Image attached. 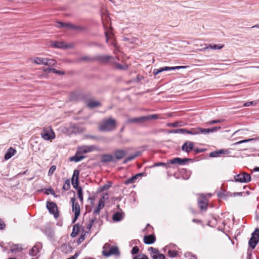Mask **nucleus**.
<instances>
[{
  "label": "nucleus",
  "instance_id": "79ce46f5",
  "mask_svg": "<svg viewBox=\"0 0 259 259\" xmlns=\"http://www.w3.org/2000/svg\"><path fill=\"white\" fill-rule=\"evenodd\" d=\"M168 255L171 257H175L177 256L178 252L175 250H169L168 252Z\"/></svg>",
  "mask_w": 259,
  "mask_h": 259
},
{
  "label": "nucleus",
  "instance_id": "473e14b6",
  "mask_svg": "<svg viewBox=\"0 0 259 259\" xmlns=\"http://www.w3.org/2000/svg\"><path fill=\"white\" fill-rule=\"evenodd\" d=\"M137 179V176H133V177L130 178V179H128V180L125 181L124 184L125 185H127V184H129L134 183H135V181Z\"/></svg>",
  "mask_w": 259,
  "mask_h": 259
},
{
  "label": "nucleus",
  "instance_id": "f257e3e1",
  "mask_svg": "<svg viewBox=\"0 0 259 259\" xmlns=\"http://www.w3.org/2000/svg\"><path fill=\"white\" fill-rule=\"evenodd\" d=\"M116 122L115 119L110 117L104 119L99 124V130L102 132H110L115 129Z\"/></svg>",
  "mask_w": 259,
  "mask_h": 259
},
{
  "label": "nucleus",
  "instance_id": "4468645a",
  "mask_svg": "<svg viewBox=\"0 0 259 259\" xmlns=\"http://www.w3.org/2000/svg\"><path fill=\"white\" fill-rule=\"evenodd\" d=\"M111 63L117 69L120 70H126L128 69V66L127 64H121L117 63L115 60V58L111 61Z\"/></svg>",
  "mask_w": 259,
  "mask_h": 259
},
{
  "label": "nucleus",
  "instance_id": "a878e982",
  "mask_svg": "<svg viewBox=\"0 0 259 259\" xmlns=\"http://www.w3.org/2000/svg\"><path fill=\"white\" fill-rule=\"evenodd\" d=\"M140 152H139V151L137 152L134 155L126 157L124 160L123 163H127V162H128L130 161H131V160L134 159L136 157H137L139 155H140Z\"/></svg>",
  "mask_w": 259,
  "mask_h": 259
},
{
  "label": "nucleus",
  "instance_id": "e433bc0d",
  "mask_svg": "<svg viewBox=\"0 0 259 259\" xmlns=\"http://www.w3.org/2000/svg\"><path fill=\"white\" fill-rule=\"evenodd\" d=\"M72 184L73 187L75 189H78V179L77 178L72 179Z\"/></svg>",
  "mask_w": 259,
  "mask_h": 259
},
{
  "label": "nucleus",
  "instance_id": "0eeeda50",
  "mask_svg": "<svg viewBox=\"0 0 259 259\" xmlns=\"http://www.w3.org/2000/svg\"><path fill=\"white\" fill-rule=\"evenodd\" d=\"M259 241V229H255L252 233L251 237L249 240V245L252 249L254 248Z\"/></svg>",
  "mask_w": 259,
  "mask_h": 259
},
{
  "label": "nucleus",
  "instance_id": "7c9ffc66",
  "mask_svg": "<svg viewBox=\"0 0 259 259\" xmlns=\"http://www.w3.org/2000/svg\"><path fill=\"white\" fill-rule=\"evenodd\" d=\"M200 127L192 128L190 130L191 135H195L200 134Z\"/></svg>",
  "mask_w": 259,
  "mask_h": 259
},
{
  "label": "nucleus",
  "instance_id": "f03ea898",
  "mask_svg": "<svg viewBox=\"0 0 259 259\" xmlns=\"http://www.w3.org/2000/svg\"><path fill=\"white\" fill-rule=\"evenodd\" d=\"M102 254L104 256L109 257L112 255H119L117 246H111L109 243H106L103 247Z\"/></svg>",
  "mask_w": 259,
  "mask_h": 259
},
{
  "label": "nucleus",
  "instance_id": "aec40b11",
  "mask_svg": "<svg viewBox=\"0 0 259 259\" xmlns=\"http://www.w3.org/2000/svg\"><path fill=\"white\" fill-rule=\"evenodd\" d=\"M16 150L12 147L9 148L6 152L5 155V159L8 160L13 156L16 153Z\"/></svg>",
  "mask_w": 259,
  "mask_h": 259
},
{
  "label": "nucleus",
  "instance_id": "f704fd0d",
  "mask_svg": "<svg viewBox=\"0 0 259 259\" xmlns=\"http://www.w3.org/2000/svg\"><path fill=\"white\" fill-rule=\"evenodd\" d=\"M223 45L219 46L218 45H210L208 47H206L205 49H214V50H217V49H221L223 48Z\"/></svg>",
  "mask_w": 259,
  "mask_h": 259
},
{
  "label": "nucleus",
  "instance_id": "0e129e2a",
  "mask_svg": "<svg viewBox=\"0 0 259 259\" xmlns=\"http://www.w3.org/2000/svg\"><path fill=\"white\" fill-rule=\"evenodd\" d=\"M84 239V236L82 235L78 240V243H81Z\"/></svg>",
  "mask_w": 259,
  "mask_h": 259
},
{
  "label": "nucleus",
  "instance_id": "4be33fe9",
  "mask_svg": "<svg viewBox=\"0 0 259 259\" xmlns=\"http://www.w3.org/2000/svg\"><path fill=\"white\" fill-rule=\"evenodd\" d=\"M31 61L36 64L46 65V63H47V58L35 57L34 59H31Z\"/></svg>",
  "mask_w": 259,
  "mask_h": 259
},
{
  "label": "nucleus",
  "instance_id": "ea45409f",
  "mask_svg": "<svg viewBox=\"0 0 259 259\" xmlns=\"http://www.w3.org/2000/svg\"><path fill=\"white\" fill-rule=\"evenodd\" d=\"M80 60L85 61H95L94 57L91 58L89 56H84L80 58Z\"/></svg>",
  "mask_w": 259,
  "mask_h": 259
},
{
  "label": "nucleus",
  "instance_id": "f8f14e48",
  "mask_svg": "<svg viewBox=\"0 0 259 259\" xmlns=\"http://www.w3.org/2000/svg\"><path fill=\"white\" fill-rule=\"evenodd\" d=\"M47 207L48 209L49 212L54 214L55 218H57L58 216V212L57 209V206L56 203L53 202H47Z\"/></svg>",
  "mask_w": 259,
  "mask_h": 259
},
{
  "label": "nucleus",
  "instance_id": "2f4dec72",
  "mask_svg": "<svg viewBox=\"0 0 259 259\" xmlns=\"http://www.w3.org/2000/svg\"><path fill=\"white\" fill-rule=\"evenodd\" d=\"M58 24H59L60 27H64L70 29H72L73 26V24L70 23L58 22Z\"/></svg>",
  "mask_w": 259,
  "mask_h": 259
},
{
  "label": "nucleus",
  "instance_id": "9b49d317",
  "mask_svg": "<svg viewBox=\"0 0 259 259\" xmlns=\"http://www.w3.org/2000/svg\"><path fill=\"white\" fill-rule=\"evenodd\" d=\"M198 206L201 210H206L208 205V200L206 196L200 195L198 199Z\"/></svg>",
  "mask_w": 259,
  "mask_h": 259
},
{
  "label": "nucleus",
  "instance_id": "774afa93",
  "mask_svg": "<svg viewBox=\"0 0 259 259\" xmlns=\"http://www.w3.org/2000/svg\"><path fill=\"white\" fill-rule=\"evenodd\" d=\"M92 225H93V224H92V223H91L90 222V223H89L88 224V225H87V229H89V230H90V229L92 228Z\"/></svg>",
  "mask_w": 259,
  "mask_h": 259
},
{
  "label": "nucleus",
  "instance_id": "72a5a7b5",
  "mask_svg": "<svg viewBox=\"0 0 259 259\" xmlns=\"http://www.w3.org/2000/svg\"><path fill=\"white\" fill-rule=\"evenodd\" d=\"M77 194L78 196V198L80 201L82 202L83 201V192L81 187H79L77 189Z\"/></svg>",
  "mask_w": 259,
  "mask_h": 259
},
{
  "label": "nucleus",
  "instance_id": "49530a36",
  "mask_svg": "<svg viewBox=\"0 0 259 259\" xmlns=\"http://www.w3.org/2000/svg\"><path fill=\"white\" fill-rule=\"evenodd\" d=\"M223 121V120H221V119L213 120H211V121H209L207 122V124L208 125H212V124H213L214 123L222 122Z\"/></svg>",
  "mask_w": 259,
  "mask_h": 259
},
{
  "label": "nucleus",
  "instance_id": "39448f33",
  "mask_svg": "<svg viewBox=\"0 0 259 259\" xmlns=\"http://www.w3.org/2000/svg\"><path fill=\"white\" fill-rule=\"evenodd\" d=\"M234 178L235 182L242 183H247L251 180L250 176L245 172L235 175Z\"/></svg>",
  "mask_w": 259,
  "mask_h": 259
},
{
  "label": "nucleus",
  "instance_id": "a211bd4d",
  "mask_svg": "<svg viewBox=\"0 0 259 259\" xmlns=\"http://www.w3.org/2000/svg\"><path fill=\"white\" fill-rule=\"evenodd\" d=\"M187 160V159H182L179 157H177L169 160L167 162V164H178L179 165H182Z\"/></svg>",
  "mask_w": 259,
  "mask_h": 259
},
{
  "label": "nucleus",
  "instance_id": "37998d69",
  "mask_svg": "<svg viewBox=\"0 0 259 259\" xmlns=\"http://www.w3.org/2000/svg\"><path fill=\"white\" fill-rule=\"evenodd\" d=\"M56 169V166L55 165H52L50 167V168L49 170L48 175L49 176H52Z\"/></svg>",
  "mask_w": 259,
  "mask_h": 259
},
{
  "label": "nucleus",
  "instance_id": "4d7b16f0",
  "mask_svg": "<svg viewBox=\"0 0 259 259\" xmlns=\"http://www.w3.org/2000/svg\"><path fill=\"white\" fill-rule=\"evenodd\" d=\"M22 249V248L21 247H19V246L18 245H14V247L13 248H12L11 249V250L12 251H16V250H21Z\"/></svg>",
  "mask_w": 259,
  "mask_h": 259
},
{
  "label": "nucleus",
  "instance_id": "4c0bfd02",
  "mask_svg": "<svg viewBox=\"0 0 259 259\" xmlns=\"http://www.w3.org/2000/svg\"><path fill=\"white\" fill-rule=\"evenodd\" d=\"M200 134L207 135L209 134L210 133H211L210 128H202L200 127Z\"/></svg>",
  "mask_w": 259,
  "mask_h": 259
},
{
  "label": "nucleus",
  "instance_id": "6e6d98bb",
  "mask_svg": "<svg viewBox=\"0 0 259 259\" xmlns=\"http://www.w3.org/2000/svg\"><path fill=\"white\" fill-rule=\"evenodd\" d=\"M167 163H163V162H158L154 164V166H162L166 167Z\"/></svg>",
  "mask_w": 259,
  "mask_h": 259
},
{
  "label": "nucleus",
  "instance_id": "bb28decb",
  "mask_svg": "<svg viewBox=\"0 0 259 259\" xmlns=\"http://www.w3.org/2000/svg\"><path fill=\"white\" fill-rule=\"evenodd\" d=\"M79 231V225L78 224H75L73 228L72 232L71 234V236L72 237H74L77 234Z\"/></svg>",
  "mask_w": 259,
  "mask_h": 259
},
{
  "label": "nucleus",
  "instance_id": "bf43d9fd",
  "mask_svg": "<svg viewBox=\"0 0 259 259\" xmlns=\"http://www.w3.org/2000/svg\"><path fill=\"white\" fill-rule=\"evenodd\" d=\"M5 227V224L3 221L0 220V230H3Z\"/></svg>",
  "mask_w": 259,
  "mask_h": 259
},
{
  "label": "nucleus",
  "instance_id": "cd10ccee",
  "mask_svg": "<svg viewBox=\"0 0 259 259\" xmlns=\"http://www.w3.org/2000/svg\"><path fill=\"white\" fill-rule=\"evenodd\" d=\"M112 219L114 221H120L123 219V217L121 213L116 212L113 215Z\"/></svg>",
  "mask_w": 259,
  "mask_h": 259
},
{
  "label": "nucleus",
  "instance_id": "a18cd8bd",
  "mask_svg": "<svg viewBox=\"0 0 259 259\" xmlns=\"http://www.w3.org/2000/svg\"><path fill=\"white\" fill-rule=\"evenodd\" d=\"M153 259H165V256L161 253H158V254L153 256Z\"/></svg>",
  "mask_w": 259,
  "mask_h": 259
},
{
  "label": "nucleus",
  "instance_id": "7ed1b4c3",
  "mask_svg": "<svg viewBox=\"0 0 259 259\" xmlns=\"http://www.w3.org/2000/svg\"><path fill=\"white\" fill-rule=\"evenodd\" d=\"M158 118V117L157 114H152L140 117L130 118L127 120L126 122L128 123H144L153 119H156Z\"/></svg>",
  "mask_w": 259,
  "mask_h": 259
},
{
  "label": "nucleus",
  "instance_id": "8fccbe9b",
  "mask_svg": "<svg viewBox=\"0 0 259 259\" xmlns=\"http://www.w3.org/2000/svg\"><path fill=\"white\" fill-rule=\"evenodd\" d=\"M139 251V248L138 246H134L131 251V253L133 254H137Z\"/></svg>",
  "mask_w": 259,
  "mask_h": 259
},
{
  "label": "nucleus",
  "instance_id": "6e6552de",
  "mask_svg": "<svg viewBox=\"0 0 259 259\" xmlns=\"http://www.w3.org/2000/svg\"><path fill=\"white\" fill-rule=\"evenodd\" d=\"M188 66H178L175 67H161L159 69H154L153 70V74L155 75H157L159 73L164 71H168V70H174L176 69H179L182 68H186Z\"/></svg>",
  "mask_w": 259,
  "mask_h": 259
},
{
  "label": "nucleus",
  "instance_id": "412c9836",
  "mask_svg": "<svg viewBox=\"0 0 259 259\" xmlns=\"http://www.w3.org/2000/svg\"><path fill=\"white\" fill-rule=\"evenodd\" d=\"M156 238L154 235L145 236L144 237V242L145 244H151L155 241Z\"/></svg>",
  "mask_w": 259,
  "mask_h": 259
},
{
  "label": "nucleus",
  "instance_id": "c9c22d12",
  "mask_svg": "<svg viewBox=\"0 0 259 259\" xmlns=\"http://www.w3.org/2000/svg\"><path fill=\"white\" fill-rule=\"evenodd\" d=\"M70 181L69 180H66L65 183L64 184L63 186V189L65 191L68 190L70 189Z\"/></svg>",
  "mask_w": 259,
  "mask_h": 259
},
{
  "label": "nucleus",
  "instance_id": "69168bd1",
  "mask_svg": "<svg viewBox=\"0 0 259 259\" xmlns=\"http://www.w3.org/2000/svg\"><path fill=\"white\" fill-rule=\"evenodd\" d=\"M52 69L53 68H47L45 69H44V71L46 72H50L52 71Z\"/></svg>",
  "mask_w": 259,
  "mask_h": 259
},
{
  "label": "nucleus",
  "instance_id": "9d476101",
  "mask_svg": "<svg viewBox=\"0 0 259 259\" xmlns=\"http://www.w3.org/2000/svg\"><path fill=\"white\" fill-rule=\"evenodd\" d=\"M98 150L97 147L95 145H84L78 148V153L80 154L87 153Z\"/></svg>",
  "mask_w": 259,
  "mask_h": 259
},
{
  "label": "nucleus",
  "instance_id": "ddd939ff",
  "mask_svg": "<svg viewBox=\"0 0 259 259\" xmlns=\"http://www.w3.org/2000/svg\"><path fill=\"white\" fill-rule=\"evenodd\" d=\"M42 248V245L40 243H37L34 245L29 251V255L32 256H36L40 251Z\"/></svg>",
  "mask_w": 259,
  "mask_h": 259
},
{
  "label": "nucleus",
  "instance_id": "c85d7f7f",
  "mask_svg": "<svg viewBox=\"0 0 259 259\" xmlns=\"http://www.w3.org/2000/svg\"><path fill=\"white\" fill-rule=\"evenodd\" d=\"M100 105V102L97 101H91L88 103V106L92 108L99 106Z\"/></svg>",
  "mask_w": 259,
  "mask_h": 259
},
{
  "label": "nucleus",
  "instance_id": "dca6fc26",
  "mask_svg": "<svg viewBox=\"0 0 259 259\" xmlns=\"http://www.w3.org/2000/svg\"><path fill=\"white\" fill-rule=\"evenodd\" d=\"M114 154L115 158L118 160H121L126 155V151L123 149H116L114 151Z\"/></svg>",
  "mask_w": 259,
  "mask_h": 259
},
{
  "label": "nucleus",
  "instance_id": "603ef678",
  "mask_svg": "<svg viewBox=\"0 0 259 259\" xmlns=\"http://www.w3.org/2000/svg\"><path fill=\"white\" fill-rule=\"evenodd\" d=\"M209 156H210V157H215L219 156V154L218 152V151H215L210 153Z\"/></svg>",
  "mask_w": 259,
  "mask_h": 259
},
{
  "label": "nucleus",
  "instance_id": "680f3d73",
  "mask_svg": "<svg viewBox=\"0 0 259 259\" xmlns=\"http://www.w3.org/2000/svg\"><path fill=\"white\" fill-rule=\"evenodd\" d=\"M253 102L252 101H251V102H247L246 103H245L244 104H243V106H249L251 105H253Z\"/></svg>",
  "mask_w": 259,
  "mask_h": 259
},
{
  "label": "nucleus",
  "instance_id": "2eb2a0df",
  "mask_svg": "<svg viewBox=\"0 0 259 259\" xmlns=\"http://www.w3.org/2000/svg\"><path fill=\"white\" fill-rule=\"evenodd\" d=\"M104 198V197H103V198L99 200L97 207L93 211V214L94 215H99L100 210L104 207L105 202L103 200Z\"/></svg>",
  "mask_w": 259,
  "mask_h": 259
},
{
  "label": "nucleus",
  "instance_id": "c756f323",
  "mask_svg": "<svg viewBox=\"0 0 259 259\" xmlns=\"http://www.w3.org/2000/svg\"><path fill=\"white\" fill-rule=\"evenodd\" d=\"M148 250L150 251L151 256L152 258H153V256L156 255L159 253V251L158 249L152 247H149Z\"/></svg>",
  "mask_w": 259,
  "mask_h": 259
},
{
  "label": "nucleus",
  "instance_id": "13d9d810",
  "mask_svg": "<svg viewBox=\"0 0 259 259\" xmlns=\"http://www.w3.org/2000/svg\"><path fill=\"white\" fill-rule=\"evenodd\" d=\"M221 126H215V127H213L212 128H211V133H213V132H215L217 131H218L219 130L221 129Z\"/></svg>",
  "mask_w": 259,
  "mask_h": 259
},
{
  "label": "nucleus",
  "instance_id": "de8ad7c7",
  "mask_svg": "<svg viewBox=\"0 0 259 259\" xmlns=\"http://www.w3.org/2000/svg\"><path fill=\"white\" fill-rule=\"evenodd\" d=\"M79 170H77V169L74 170V172H73V175L72 179H74V178L76 179V178H77V179H78V178H79Z\"/></svg>",
  "mask_w": 259,
  "mask_h": 259
},
{
  "label": "nucleus",
  "instance_id": "864d4df0",
  "mask_svg": "<svg viewBox=\"0 0 259 259\" xmlns=\"http://www.w3.org/2000/svg\"><path fill=\"white\" fill-rule=\"evenodd\" d=\"M54 73L59 74H64V72L61 70H57L55 68L52 69V71Z\"/></svg>",
  "mask_w": 259,
  "mask_h": 259
},
{
  "label": "nucleus",
  "instance_id": "b1692460",
  "mask_svg": "<svg viewBox=\"0 0 259 259\" xmlns=\"http://www.w3.org/2000/svg\"><path fill=\"white\" fill-rule=\"evenodd\" d=\"M78 153L77 152L74 156L70 157V160L74 161L75 162H78L84 158V156L78 155Z\"/></svg>",
  "mask_w": 259,
  "mask_h": 259
},
{
  "label": "nucleus",
  "instance_id": "58836bf2",
  "mask_svg": "<svg viewBox=\"0 0 259 259\" xmlns=\"http://www.w3.org/2000/svg\"><path fill=\"white\" fill-rule=\"evenodd\" d=\"M47 63H46V65L48 66H53L56 64V61L53 59H50L47 58Z\"/></svg>",
  "mask_w": 259,
  "mask_h": 259
},
{
  "label": "nucleus",
  "instance_id": "f3484780",
  "mask_svg": "<svg viewBox=\"0 0 259 259\" xmlns=\"http://www.w3.org/2000/svg\"><path fill=\"white\" fill-rule=\"evenodd\" d=\"M194 147V144L191 142H186L182 147L183 151L189 153L191 151Z\"/></svg>",
  "mask_w": 259,
  "mask_h": 259
},
{
  "label": "nucleus",
  "instance_id": "423d86ee",
  "mask_svg": "<svg viewBox=\"0 0 259 259\" xmlns=\"http://www.w3.org/2000/svg\"><path fill=\"white\" fill-rule=\"evenodd\" d=\"M71 202L72 203V210L74 212V218L72 221V223H74L80 215V206L79 204L76 202V198L75 197L71 198Z\"/></svg>",
  "mask_w": 259,
  "mask_h": 259
},
{
  "label": "nucleus",
  "instance_id": "393cba45",
  "mask_svg": "<svg viewBox=\"0 0 259 259\" xmlns=\"http://www.w3.org/2000/svg\"><path fill=\"white\" fill-rule=\"evenodd\" d=\"M170 133H181V134H190V130H187L186 129L184 128H180V129H177V130H174L172 131Z\"/></svg>",
  "mask_w": 259,
  "mask_h": 259
},
{
  "label": "nucleus",
  "instance_id": "338daca9",
  "mask_svg": "<svg viewBox=\"0 0 259 259\" xmlns=\"http://www.w3.org/2000/svg\"><path fill=\"white\" fill-rule=\"evenodd\" d=\"M75 95L74 94L71 95V96L70 97V100L73 101V100H75Z\"/></svg>",
  "mask_w": 259,
  "mask_h": 259
},
{
  "label": "nucleus",
  "instance_id": "1a4fd4ad",
  "mask_svg": "<svg viewBox=\"0 0 259 259\" xmlns=\"http://www.w3.org/2000/svg\"><path fill=\"white\" fill-rule=\"evenodd\" d=\"M114 58L110 55H97L94 57L95 61L102 63H107L111 62Z\"/></svg>",
  "mask_w": 259,
  "mask_h": 259
},
{
  "label": "nucleus",
  "instance_id": "5fc2aeb1",
  "mask_svg": "<svg viewBox=\"0 0 259 259\" xmlns=\"http://www.w3.org/2000/svg\"><path fill=\"white\" fill-rule=\"evenodd\" d=\"M252 140H253V139H248V140H244L240 141H238V142H236L235 143H234V145H238V144H241V143H245V142H247L251 141Z\"/></svg>",
  "mask_w": 259,
  "mask_h": 259
},
{
  "label": "nucleus",
  "instance_id": "6ab92c4d",
  "mask_svg": "<svg viewBox=\"0 0 259 259\" xmlns=\"http://www.w3.org/2000/svg\"><path fill=\"white\" fill-rule=\"evenodd\" d=\"M51 46L56 48H69L70 47L69 45H65L62 41L52 42Z\"/></svg>",
  "mask_w": 259,
  "mask_h": 259
},
{
  "label": "nucleus",
  "instance_id": "3c124183",
  "mask_svg": "<svg viewBox=\"0 0 259 259\" xmlns=\"http://www.w3.org/2000/svg\"><path fill=\"white\" fill-rule=\"evenodd\" d=\"M219 155L220 154H228L229 153V151L228 150L221 149L218 151Z\"/></svg>",
  "mask_w": 259,
  "mask_h": 259
},
{
  "label": "nucleus",
  "instance_id": "052dcab7",
  "mask_svg": "<svg viewBox=\"0 0 259 259\" xmlns=\"http://www.w3.org/2000/svg\"><path fill=\"white\" fill-rule=\"evenodd\" d=\"M107 17H108L107 14H102L101 17H102V20L103 21V23L104 24V27H105V24H104V18L106 19Z\"/></svg>",
  "mask_w": 259,
  "mask_h": 259
},
{
  "label": "nucleus",
  "instance_id": "20e7f679",
  "mask_svg": "<svg viewBox=\"0 0 259 259\" xmlns=\"http://www.w3.org/2000/svg\"><path fill=\"white\" fill-rule=\"evenodd\" d=\"M40 134L45 140H50L55 138V133L51 127H44Z\"/></svg>",
  "mask_w": 259,
  "mask_h": 259
},
{
  "label": "nucleus",
  "instance_id": "09e8293b",
  "mask_svg": "<svg viewBox=\"0 0 259 259\" xmlns=\"http://www.w3.org/2000/svg\"><path fill=\"white\" fill-rule=\"evenodd\" d=\"M72 30H78V31H80V30H82L83 29V27L80 26H78V25H74L73 24V26H72Z\"/></svg>",
  "mask_w": 259,
  "mask_h": 259
},
{
  "label": "nucleus",
  "instance_id": "e2e57ef3",
  "mask_svg": "<svg viewBox=\"0 0 259 259\" xmlns=\"http://www.w3.org/2000/svg\"><path fill=\"white\" fill-rule=\"evenodd\" d=\"M96 215H95L94 217H93L91 220L90 222L92 223L93 224L97 221V218L96 217Z\"/></svg>",
  "mask_w": 259,
  "mask_h": 259
},
{
  "label": "nucleus",
  "instance_id": "c03bdc74",
  "mask_svg": "<svg viewBox=\"0 0 259 259\" xmlns=\"http://www.w3.org/2000/svg\"><path fill=\"white\" fill-rule=\"evenodd\" d=\"M105 35L106 37V42H108L109 39L111 38L112 37V33L110 32L109 31H105Z\"/></svg>",
  "mask_w": 259,
  "mask_h": 259
},
{
  "label": "nucleus",
  "instance_id": "5701e85b",
  "mask_svg": "<svg viewBox=\"0 0 259 259\" xmlns=\"http://www.w3.org/2000/svg\"><path fill=\"white\" fill-rule=\"evenodd\" d=\"M114 161V157L109 154H104L102 156L101 161L103 162H108Z\"/></svg>",
  "mask_w": 259,
  "mask_h": 259
},
{
  "label": "nucleus",
  "instance_id": "a19ab883",
  "mask_svg": "<svg viewBox=\"0 0 259 259\" xmlns=\"http://www.w3.org/2000/svg\"><path fill=\"white\" fill-rule=\"evenodd\" d=\"M133 259H148V257L145 254H140L135 256Z\"/></svg>",
  "mask_w": 259,
  "mask_h": 259
}]
</instances>
